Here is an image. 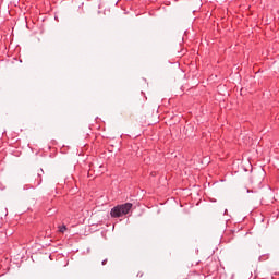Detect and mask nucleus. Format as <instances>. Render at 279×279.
<instances>
[{"instance_id":"nucleus-3","label":"nucleus","mask_w":279,"mask_h":279,"mask_svg":"<svg viewBox=\"0 0 279 279\" xmlns=\"http://www.w3.org/2000/svg\"><path fill=\"white\" fill-rule=\"evenodd\" d=\"M102 265H106V260L102 262Z\"/></svg>"},{"instance_id":"nucleus-2","label":"nucleus","mask_w":279,"mask_h":279,"mask_svg":"<svg viewBox=\"0 0 279 279\" xmlns=\"http://www.w3.org/2000/svg\"><path fill=\"white\" fill-rule=\"evenodd\" d=\"M59 232L64 234V232H66V226L63 225V226L59 227Z\"/></svg>"},{"instance_id":"nucleus-1","label":"nucleus","mask_w":279,"mask_h":279,"mask_svg":"<svg viewBox=\"0 0 279 279\" xmlns=\"http://www.w3.org/2000/svg\"><path fill=\"white\" fill-rule=\"evenodd\" d=\"M130 210H132V203H125L113 207L110 211V215L111 217L119 218L123 217V215H128Z\"/></svg>"}]
</instances>
